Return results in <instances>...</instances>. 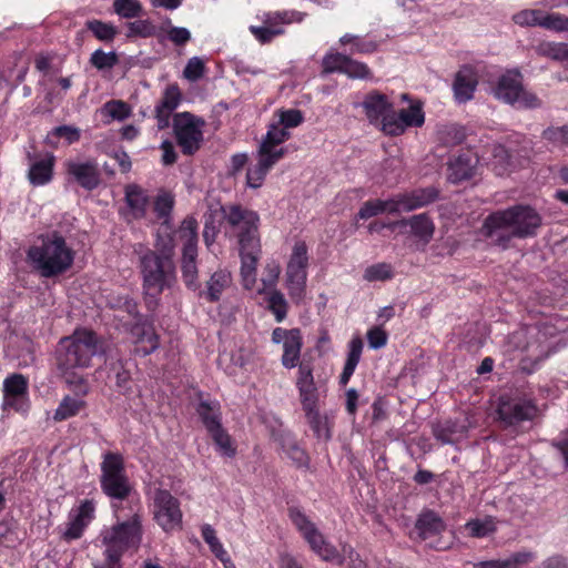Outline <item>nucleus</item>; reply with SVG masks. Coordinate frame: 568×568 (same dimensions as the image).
I'll list each match as a JSON object with an SVG mask.
<instances>
[{"instance_id": "39", "label": "nucleus", "mask_w": 568, "mask_h": 568, "mask_svg": "<svg viewBox=\"0 0 568 568\" xmlns=\"http://www.w3.org/2000/svg\"><path fill=\"white\" fill-rule=\"evenodd\" d=\"M437 135L438 140L447 146L462 144L466 138L465 129L456 123L440 125Z\"/></svg>"}, {"instance_id": "22", "label": "nucleus", "mask_w": 568, "mask_h": 568, "mask_svg": "<svg viewBox=\"0 0 568 568\" xmlns=\"http://www.w3.org/2000/svg\"><path fill=\"white\" fill-rule=\"evenodd\" d=\"M477 160L469 154H459L447 163V180L457 184L471 179L475 174Z\"/></svg>"}, {"instance_id": "58", "label": "nucleus", "mask_w": 568, "mask_h": 568, "mask_svg": "<svg viewBox=\"0 0 568 568\" xmlns=\"http://www.w3.org/2000/svg\"><path fill=\"white\" fill-rule=\"evenodd\" d=\"M173 205H174V200L168 193L160 194L155 199L154 211H155L158 217L164 219V224L169 223L168 219L171 214Z\"/></svg>"}, {"instance_id": "14", "label": "nucleus", "mask_w": 568, "mask_h": 568, "mask_svg": "<svg viewBox=\"0 0 568 568\" xmlns=\"http://www.w3.org/2000/svg\"><path fill=\"white\" fill-rule=\"evenodd\" d=\"M154 519L164 531H172L182 523L180 501L165 489L154 493Z\"/></svg>"}, {"instance_id": "33", "label": "nucleus", "mask_w": 568, "mask_h": 568, "mask_svg": "<svg viewBox=\"0 0 568 568\" xmlns=\"http://www.w3.org/2000/svg\"><path fill=\"white\" fill-rule=\"evenodd\" d=\"M133 333L138 336L134 353L148 356L159 347V337L151 326H136Z\"/></svg>"}, {"instance_id": "12", "label": "nucleus", "mask_w": 568, "mask_h": 568, "mask_svg": "<svg viewBox=\"0 0 568 568\" xmlns=\"http://www.w3.org/2000/svg\"><path fill=\"white\" fill-rule=\"evenodd\" d=\"M204 125L202 118L187 111L174 114L173 132L183 154L192 155L201 148Z\"/></svg>"}, {"instance_id": "38", "label": "nucleus", "mask_w": 568, "mask_h": 568, "mask_svg": "<svg viewBox=\"0 0 568 568\" xmlns=\"http://www.w3.org/2000/svg\"><path fill=\"white\" fill-rule=\"evenodd\" d=\"M338 42L341 45L352 44L351 54H368L377 51L378 48L376 41L365 40L363 37L353 33H345L339 38Z\"/></svg>"}, {"instance_id": "5", "label": "nucleus", "mask_w": 568, "mask_h": 568, "mask_svg": "<svg viewBox=\"0 0 568 568\" xmlns=\"http://www.w3.org/2000/svg\"><path fill=\"white\" fill-rule=\"evenodd\" d=\"M75 252L64 236L52 231L39 236V242L27 251V261L42 277L59 276L71 268Z\"/></svg>"}, {"instance_id": "4", "label": "nucleus", "mask_w": 568, "mask_h": 568, "mask_svg": "<svg viewBox=\"0 0 568 568\" xmlns=\"http://www.w3.org/2000/svg\"><path fill=\"white\" fill-rule=\"evenodd\" d=\"M155 248L156 251H152L142 244L134 247L139 255L143 288L151 296L160 295L176 282L173 239L158 235Z\"/></svg>"}, {"instance_id": "59", "label": "nucleus", "mask_w": 568, "mask_h": 568, "mask_svg": "<svg viewBox=\"0 0 568 568\" xmlns=\"http://www.w3.org/2000/svg\"><path fill=\"white\" fill-rule=\"evenodd\" d=\"M248 29L255 39L262 44L270 43L276 36L284 33V29L277 27L270 28L251 26Z\"/></svg>"}, {"instance_id": "42", "label": "nucleus", "mask_w": 568, "mask_h": 568, "mask_svg": "<svg viewBox=\"0 0 568 568\" xmlns=\"http://www.w3.org/2000/svg\"><path fill=\"white\" fill-rule=\"evenodd\" d=\"M216 445L220 454L226 457H234L236 454V448L233 444L231 436L222 427L214 429L209 433Z\"/></svg>"}, {"instance_id": "10", "label": "nucleus", "mask_w": 568, "mask_h": 568, "mask_svg": "<svg viewBox=\"0 0 568 568\" xmlns=\"http://www.w3.org/2000/svg\"><path fill=\"white\" fill-rule=\"evenodd\" d=\"M100 484L102 491L112 499L124 500L129 497L132 487L125 474L121 455L113 453L104 455Z\"/></svg>"}, {"instance_id": "49", "label": "nucleus", "mask_w": 568, "mask_h": 568, "mask_svg": "<svg viewBox=\"0 0 568 568\" xmlns=\"http://www.w3.org/2000/svg\"><path fill=\"white\" fill-rule=\"evenodd\" d=\"M343 74L351 79H372V72L368 65L364 62L352 59L351 55H347Z\"/></svg>"}, {"instance_id": "37", "label": "nucleus", "mask_w": 568, "mask_h": 568, "mask_svg": "<svg viewBox=\"0 0 568 568\" xmlns=\"http://www.w3.org/2000/svg\"><path fill=\"white\" fill-rule=\"evenodd\" d=\"M303 410L305 413L306 420L315 436L317 438L328 440L331 438V432L328 428L327 418L321 415L320 407H307Z\"/></svg>"}, {"instance_id": "25", "label": "nucleus", "mask_w": 568, "mask_h": 568, "mask_svg": "<svg viewBox=\"0 0 568 568\" xmlns=\"http://www.w3.org/2000/svg\"><path fill=\"white\" fill-rule=\"evenodd\" d=\"M55 158L47 153L43 158L34 160L28 171V180L33 186L48 184L53 178Z\"/></svg>"}, {"instance_id": "23", "label": "nucleus", "mask_w": 568, "mask_h": 568, "mask_svg": "<svg viewBox=\"0 0 568 568\" xmlns=\"http://www.w3.org/2000/svg\"><path fill=\"white\" fill-rule=\"evenodd\" d=\"M439 197V190L435 186L416 189L400 193V203L405 212H410L435 202Z\"/></svg>"}, {"instance_id": "51", "label": "nucleus", "mask_w": 568, "mask_h": 568, "mask_svg": "<svg viewBox=\"0 0 568 568\" xmlns=\"http://www.w3.org/2000/svg\"><path fill=\"white\" fill-rule=\"evenodd\" d=\"M281 274V266L277 262H267L264 267V274L262 277L263 290L260 293H266L272 290H277L276 284Z\"/></svg>"}, {"instance_id": "17", "label": "nucleus", "mask_w": 568, "mask_h": 568, "mask_svg": "<svg viewBox=\"0 0 568 568\" xmlns=\"http://www.w3.org/2000/svg\"><path fill=\"white\" fill-rule=\"evenodd\" d=\"M67 175L87 191L95 190L101 183V174L94 160L64 162Z\"/></svg>"}, {"instance_id": "26", "label": "nucleus", "mask_w": 568, "mask_h": 568, "mask_svg": "<svg viewBox=\"0 0 568 568\" xmlns=\"http://www.w3.org/2000/svg\"><path fill=\"white\" fill-rule=\"evenodd\" d=\"M257 156L256 165L250 168L246 173V184L252 189L261 187L268 171L281 160V153L267 155L257 152Z\"/></svg>"}, {"instance_id": "60", "label": "nucleus", "mask_w": 568, "mask_h": 568, "mask_svg": "<svg viewBox=\"0 0 568 568\" xmlns=\"http://www.w3.org/2000/svg\"><path fill=\"white\" fill-rule=\"evenodd\" d=\"M128 37H142L148 38L152 37L155 33V27L149 20H135L133 22L128 23Z\"/></svg>"}, {"instance_id": "15", "label": "nucleus", "mask_w": 568, "mask_h": 568, "mask_svg": "<svg viewBox=\"0 0 568 568\" xmlns=\"http://www.w3.org/2000/svg\"><path fill=\"white\" fill-rule=\"evenodd\" d=\"M424 122L425 113L422 104L415 103L398 112H395L393 109L392 115H388V118L384 120L382 132L389 136H398L403 134L407 128H419Z\"/></svg>"}, {"instance_id": "30", "label": "nucleus", "mask_w": 568, "mask_h": 568, "mask_svg": "<svg viewBox=\"0 0 568 568\" xmlns=\"http://www.w3.org/2000/svg\"><path fill=\"white\" fill-rule=\"evenodd\" d=\"M196 413L207 433L222 427V413L219 402L201 400L196 407Z\"/></svg>"}, {"instance_id": "20", "label": "nucleus", "mask_w": 568, "mask_h": 568, "mask_svg": "<svg viewBox=\"0 0 568 568\" xmlns=\"http://www.w3.org/2000/svg\"><path fill=\"white\" fill-rule=\"evenodd\" d=\"M364 113L371 124L378 126L382 131V125L385 118L392 115L394 104L388 100L385 94L378 91L367 93L361 103Z\"/></svg>"}, {"instance_id": "31", "label": "nucleus", "mask_w": 568, "mask_h": 568, "mask_svg": "<svg viewBox=\"0 0 568 568\" xmlns=\"http://www.w3.org/2000/svg\"><path fill=\"white\" fill-rule=\"evenodd\" d=\"M290 337L283 344V356H282V365L285 368H294L297 366L301 349H302V334L298 328L290 329Z\"/></svg>"}, {"instance_id": "47", "label": "nucleus", "mask_w": 568, "mask_h": 568, "mask_svg": "<svg viewBox=\"0 0 568 568\" xmlns=\"http://www.w3.org/2000/svg\"><path fill=\"white\" fill-rule=\"evenodd\" d=\"M545 11L526 9L513 16V21L520 27H541Z\"/></svg>"}, {"instance_id": "45", "label": "nucleus", "mask_w": 568, "mask_h": 568, "mask_svg": "<svg viewBox=\"0 0 568 568\" xmlns=\"http://www.w3.org/2000/svg\"><path fill=\"white\" fill-rule=\"evenodd\" d=\"M87 29L90 30L97 39L104 42H111L118 33L113 24L97 19L89 20L87 22Z\"/></svg>"}, {"instance_id": "54", "label": "nucleus", "mask_w": 568, "mask_h": 568, "mask_svg": "<svg viewBox=\"0 0 568 568\" xmlns=\"http://www.w3.org/2000/svg\"><path fill=\"white\" fill-rule=\"evenodd\" d=\"M305 17V13L300 11H281L275 13H267L265 18V23L275 26L277 23H292V22H301Z\"/></svg>"}, {"instance_id": "63", "label": "nucleus", "mask_w": 568, "mask_h": 568, "mask_svg": "<svg viewBox=\"0 0 568 568\" xmlns=\"http://www.w3.org/2000/svg\"><path fill=\"white\" fill-rule=\"evenodd\" d=\"M384 213V209L382 206V200H371L363 203L361 206L357 216L362 220H368L373 216L379 215Z\"/></svg>"}, {"instance_id": "3", "label": "nucleus", "mask_w": 568, "mask_h": 568, "mask_svg": "<svg viewBox=\"0 0 568 568\" xmlns=\"http://www.w3.org/2000/svg\"><path fill=\"white\" fill-rule=\"evenodd\" d=\"M541 223L534 207L519 204L489 214L484 221L483 234L490 244L506 250L514 239L535 236Z\"/></svg>"}, {"instance_id": "9", "label": "nucleus", "mask_w": 568, "mask_h": 568, "mask_svg": "<svg viewBox=\"0 0 568 568\" xmlns=\"http://www.w3.org/2000/svg\"><path fill=\"white\" fill-rule=\"evenodd\" d=\"M290 518L296 529L301 532L310 548L322 560L327 562L343 564V557L335 546L328 542L316 525L297 508L290 509Z\"/></svg>"}, {"instance_id": "32", "label": "nucleus", "mask_w": 568, "mask_h": 568, "mask_svg": "<svg viewBox=\"0 0 568 568\" xmlns=\"http://www.w3.org/2000/svg\"><path fill=\"white\" fill-rule=\"evenodd\" d=\"M363 346V341L359 336H355L349 341L346 362L339 376V384L342 386H346L352 375L354 374L355 368L361 359Z\"/></svg>"}, {"instance_id": "61", "label": "nucleus", "mask_w": 568, "mask_h": 568, "mask_svg": "<svg viewBox=\"0 0 568 568\" xmlns=\"http://www.w3.org/2000/svg\"><path fill=\"white\" fill-rule=\"evenodd\" d=\"M303 122V114L297 109L282 110L280 111L278 124L285 128H296Z\"/></svg>"}, {"instance_id": "28", "label": "nucleus", "mask_w": 568, "mask_h": 568, "mask_svg": "<svg viewBox=\"0 0 568 568\" xmlns=\"http://www.w3.org/2000/svg\"><path fill=\"white\" fill-rule=\"evenodd\" d=\"M276 440L278 442L282 450L295 464L296 467H308L310 457L307 453L298 445L297 440L291 433H281Z\"/></svg>"}, {"instance_id": "21", "label": "nucleus", "mask_w": 568, "mask_h": 568, "mask_svg": "<svg viewBox=\"0 0 568 568\" xmlns=\"http://www.w3.org/2000/svg\"><path fill=\"white\" fill-rule=\"evenodd\" d=\"M477 77L470 67H463L455 75L453 83L454 97L457 102L465 103L473 99L477 87Z\"/></svg>"}, {"instance_id": "27", "label": "nucleus", "mask_w": 568, "mask_h": 568, "mask_svg": "<svg viewBox=\"0 0 568 568\" xmlns=\"http://www.w3.org/2000/svg\"><path fill=\"white\" fill-rule=\"evenodd\" d=\"M290 138V133L285 128L277 124H271L265 136L263 138L260 146L258 153L264 154H277L281 153V159L285 154L284 148H277L280 144L285 142Z\"/></svg>"}, {"instance_id": "35", "label": "nucleus", "mask_w": 568, "mask_h": 568, "mask_svg": "<svg viewBox=\"0 0 568 568\" xmlns=\"http://www.w3.org/2000/svg\"><path fill=\"white\" fill-rule=\"evenodd\" d=\"M416 529L419 535L426 539L429 536L443 531L445 529V524L435 511L428 510L419 515L416 521Z\"/></svg>"}, {"instance_id": "52", "label": "nucleus", "mask_w": 568, "mask_h": 568, "mask_svg": "<svg viewBox=\"0 0 568 568\" xmlns=\"http://www.w3.org/2000/svg\"><path fill=\"white\" fill-rule=\"evenodd\" d=\"M536 559L532 551H517L505 559H499V568H523Z\"/></svg>"}, {"instance_id": "19", "label": "nucleus", "mask_w": 568, "mask_h": 568, "mask_svg": "<svg viewBox=\"0 0 568 568\" xmlns=\"http://www.w3.org/2000/svg\"><path fill=\"white\" fill-rule=\"evenodd\" d=\"M296 388L303 409L318 406L321 392L315 383L313 368L307 363H301L298 365Z\"/></svg>"}, {"instance_id": "40", "label": "nucleus", "mask_w": 568, "mask_h": 568, "mask_svg": "<svg viewBox=\"0 0 568 568\" xmlns=\"http://www.w3.org/2000/svg\"><path fill=\"white\" fill-rule=\"evenodd\" d=\"M84 400L71 396H65L60 402L58 408L54 410L53 419L55 422H62L71 418L80 413L84 407Z\"/></svg>"}, {"instance_id": "46", "label": "nucleus", "mask_w": 568, "mask_h": 568, "mask_svg": "<svg viewBox=\"0 0 568 568\" xmlns=\"http://www.w3.org/2000/svg\"><path fill=\"white\" fill-rule=\"evenodd\" d=\"M394 271L389 263H376L364 271L363 278L367 282L387 281L393 278Z\"/></svg>"}, {"instance_id": "56", "label": "nucleus", "mask_w": 568, "mask_h": 568, "mask_svg": "<svg viewBox=\"0 0 568 568\" xmlns=\"http://www.w3.org/2000/svg\"><path fill=\"white\" fill-rule=\"evenodd\" d=\"M103 110L114 120H124L129 118L131 110L129 105L121 100H112L104 104Z\"/></svg>"}, {"instance_id": "1", "label": "nucleus", "mask_w": 568, "mask_h": 568, "mask_svg": "<svg viewBox=\"0 0 568 568\" xmlns=\"http://www.w3.org/2000/svg\"><path fill=\"white\" fill-rule=\"evenodd\" d=\"M102 353L103 344L93 331L77 328L59 341L55 349L57 367L67 384L73 386L79 394L87 395L88 384L77 371L89 367L91 359Z\"/></svg>"}, {"instance_id": "50", "label": "nucleus", "mask_w": 568, "mask_h": 568, "mask_svg": "<svg viewBox=\"0 0 568 568\" xmlns=\"http://www.w3.org/2000/svg\"><path fill=\"white\" fill-rule=\"evenodd\" d=\"M469 535L475 538H483L496 530L495 523L491 518L474 519L466 524Z\"/></svg>"}, {"instance_id": "53", "label": "nucleus", "mask_w": 568, "mask_h": 568, "mask_svg": "<svg viewBox=\"0 0 568 568\" xmlns=\"http://www.w3.org/2000/svg\"><path fill=\"white\" fill-rule=\"evenodd\" d=\"M564 44L562 42L542 41L535 50L540 57L562 62Z\"/></svg>"}, {"instance_id": "6", "label": "nucleus", "mask_w": 568, "mask_h": 568, "mask_svg": "<svg viewBox=\"0 0 568 568\" xmlns=\"http://www.w3.org/2000/svg\"><path fill=\"white\" fill-rule=\"evenodd\" d=\"M105 560L116 564L131 547H136L142 538L141 517L135 514L129 520L105 528L100 534Z\"/></svg>"}, {"instance_id": "2", "label": "nucleus", "mask_w": 568, "mask_h": 568, "mask_svg": "<svg viewBox=\"0 0 568 568\" xmlns=\"http://www.w3.org/2000/svg\"><path fill=\"white\" fill-rule=\"evenodd\" d=\"M222 211L237 237L243 286L252 290L256 283V266L262 254L258 233L260 216L256 212L241 205L223 207Z\"/></svg>"}, {"instance_id": "62", "label": "nucleus", "mask_w": 568, "mask_h": 568, "mask_svg": "<svg viewBox=\"0 0 568 568\" xmlns=\"http://www.w3.org/2000/svg\"><path fill=\"white\" fill-rule=\"evenodd\" d=\"M204 69H205L204 62L200 58L193 57L187 61V64L183 71V73L186 79H189L191 81H196L200 78H202V75L204 73Z\"/></svg>"}, {"instance_id": "44", "label": "nucleus", "mask_w": 568, "mask_h": 568, "mask_svg": "<svg viewBox=\"0 0 568 568\" xmlns=\"http://www.w3.org/2000/svg\"><path fill=\"white\" fill-rule=\"evenodd\" d=\"M113 10L124 19L139 18L143 13L142 4L138 0H114Z\"/></svg>"}, {"instance_id": "29", "label": "nucleus", "mask_w": 568, "mask_h": 568, "mask_svg": "<svg viewBox=\"0 0 568 568\" xmlns=\"http://www.w3.org/2000/svg\"><path fill=\"white\" fill-rule=\"evenodd\" d=\"M400 223H406L410 227V233L423 241L429 243L435 232V225L426 213L413 215L408 219H402Z\"/></svg>"}, {"instance_id": "41", "label": "nucleus", "mask_w": 568, "mask_h": 568, "mask_svg": "<svg viewBox=\"0 0 568 568\" xmlns=\"http://www.w3.org/2000/svg\"><path fill=\"white\" fill-rule=\"evenodd\" d=\"M266 294L267 308L273 313L277 323L283 322L288 310L284 294L278 290L268 291Z\"/></svg>"}, {"instance_id": "48", "label": "nucleus", "mask_w": 568, "mask_h": 568, "mask_svg": "<svg viewBox=\"0 0 568 568\" xmlns=\"http://www.w3.org/2000/svg\"><path fill=\"white\" fill-rule=\"evenodd\" d=\"M90 63L98 70L112 69L119 63V57L114 51L104 52L98 49L92 52Z\"/></svg>"}, {"instance_id": "16", "label": "nucleus", "mask_w": 568, "mask_h": 568, "mask_svg": "<svg viewBox=\"0 0 568 568\" xmlns=\"http://www.w3.org/2000/svg\"><path fill=\"white\" fill-rule=\"evenodd\" d=\"M28 379L22 374H12L3 381L2 408H13L19 413L29 410Z\"/></svg>"}, {"instance_id": "55", "label": "nucleus", "mask_w": 568, "mask_h": 568, "mask_svg": "<svg viewBox=\"0 0 568 568\" xmlns=\"http://www.w3.org/2000/svg\"><path fill=\"white\" fill-rule=\"evenodd\" d=\"M541 28L556 31V32H568V17L560 13H544Z\"/></svg>"}, {"instance_id": "64", "label": "nucleus", "mask_w": 568, "mask_h": 568, "mask_svg": "<svg viewBox=\"0 0 568 568\" xmlns=\"http://www.w3.org/2000/svg\"><path fill=\"white\" fill-rule=\"evenodd\" d=\"M368 345L372 349H379L387 343V333L379 326H375L367 332Z\"/></svg>"}, {"instance_id": "34", "label": "nucleus", "mask_w": 568, "mask_h": 568, "mask_svg": "<svg viewBox=\"0 0 568 568\" xmlns=\"http://www.w3.org/2000/svg\"><path fill=\"white\" fill-rule=\"evenodd\" d=\"M232 282L231 273L226 270H217L206 282V291L203 293L209 302H217L223 291Z\"/></svg>"}, {"instance_id": "43", "label": "nucleus", "mask_w": 568, "mask_h": 568, "mask_svg": "<svg viewBox=\"0 0 568 568\" xmlns=\"http://www.w3.org/2000/svg\"><path fill=\"white\" fill-rule=\"evenodd\" d=\"M347 55L328 51L322 59V73L323 74H331V73H342L344 71L345 64H346Z\"/></svg>"}, {"instance_id": "18", "label": "nucleus", "mask_w": 568, "mask_h": 568, "mask_svg": "<svg viewBox=\"0 0 568 568\" xmlns=\"http://www.w3.org/2000/svg\"><path fill=\"white\" fill-rule=\"evenodd\" d=\"M94 513L95 505L93 500L85 499L81 501V504L69 514L70 521L62 534L63 539L67 541L79 539L85 527L94 518Z\"/></svg>"}, {"instance_id": "11", "label": "nucleus", "mask_w": 568, "mask_h": 568, "mask_svg": "<svg viewBox=\"0 0 568 568\" xmlns=\"http://www.w3.org/2000/svg\"><path fill=\"white\" fill-rule=\"evenodd\" d=\"M494 94L505 103L525 109L541 106V100L530 91L525 90L523 77L518 70H509L503 74L494 89Z\"/></svg>"}, {"instance_id": "57", "label": "nucleus", "mask_w": 568, "mask_h": 568, "mask_svg": "<svg viewBox=\"0 0 568 568\" xmlns=\"http://www.w3.org/2000/svg\"><path fill=\"white\" fill-rule=\"evenodd\" d=\"M181 102V92L176 84H171L166 87L163 92L161 100L159 101V105L164 109H170L174 111Z\"/></svg>"}, {"instance_id": "24", "label": "nucleus", "mask_w": 568, "mask_h": 568, "mask_svg": "<svg viewBox=\"0 0 568 568\" xmlns=\"http://www.w3.org/2000/svg\"><path fill=\"white\" fill-rule=\"evenodd\" d=\"M125 202L129 207L128 220H140L145 216L149 196L138 184L125 186Z\"/></svg>"}, {"instance_id": "7", "label": "nucleus", "mask_w": 568, "mask_h": 568, "mask_svg": "<svg viewBox=\"0 0 568 568\" xmlns=\"http://www.w3.org/2000/svg\"><path fill=\"white\" fill-rule=\"evenodd\" d=\"M308 260L306 243L304 241L295 242L286 264L284 285L290 298L297 305L306 296Z\"/></svg>"}, {"instance_id": "36", "label": "nucleus", "mask_w": 568, "mask_h": 568, "mask_svg": "<svg viewBox=\"0 0 568 568\" xmlns=\"http://www.w3.org/2000/svg\"><path fill=\"white\" fill-rule=\"evenodd\" d=\"M466 433V427L456 422L447 420L443 424H437L433 428L434 437L443 445H452L455 443V437H462Z\"/></svg>"}, {"instance_id": "13", "label": "nucleus", "mask_w": 568, "mask_h": 568, "mask_svg": "<svg viewBox=\"0 0 568 568\" xmlns=\"http://www.w3.org/2000/svg\"><path fill=\"white\" fill-rule=\"evenodd\" d=\"M497 414L506 426H515L537 417L538 407L531 399L503 396L499 398Z\"/></svg>"}, {"instance_id": "8", "label": "nucleus", "mask_w": 568, "mask_h": 568, "mask_svg": "<svg viewBox=\"0 0 568 568\" xmlns=\"http://www.w3.org/2000/svg\"><path fill=\"white\" fill-rule=\"evenodd\" d=\"M179 235L183 242L181 257V273L185 286L189 290L200 288L197 257V222L194 217H186L182 221Z\"/></svg>"}]
</instances>
